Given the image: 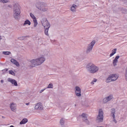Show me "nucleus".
<instances>
[{
    "label": "nucleus",
    "mask_w": 127,
    "mask_h": 127,
    "mask_svg": "<svg viewBox=\"0 0 127 127\" xmlns=\"http://www.w3.org/2000/svg\"><path fill=\"white\" fill-rule=\"evenodd\" d=\"M45 60H46L45 57L42 55L38 58L31 60L30 62L31 64L32 65H34V66H39L40 65H41V64H42L43 63H44V62H45Z\"/></svg>",
    "instance_id": "1"
},
{
    "label": "nucleus",
    "mask_w": 127,
    "mask_h": 127,
    "mask_svg": "<svg viewBox=\"0 0 127 127\" xmlns=\"http://www.w3.org/2000/svg\"><path fill=\"white\" fill-rule=\"evenodd\" d=\"M13 17L15 19H18L20 16V5L17 2H15L13 4Z\"/></svg>",
    "instance_id": "2"
},
{
    "label": "nucleus",
    "mask_w": 127,
    "mask_h": 127,
    "mask_svg": "<svg viewBox=\"0 0 127 127\" xmlns=\"http://www.w3.org/2000/svg\"><path fill=\"white\" fill-rule=\"evenodd\" d=\"M86 69L89 73L95 74V73L99 71V68L95 64L89 63L86 65Z\"/></svg>",
    "instance_id": "3"
},
{
    "label": "nucleus",
    "mask_w": 127,
    "mask_h": 127,
    "mask_svg": "<svg viewBox=\"0 0 127 127\" xmlns=\"http://www.w3.org/2000/svg\"><path fill=\"white\" fill-rule=\"evenodd\" d=\"M36 7L42 12L48 11V7L47 4L42 2H39L36 4Z\"/></svg>",
    "instance_id": "4"
},
{
    "label": "nucleus",
    "mask_w": 127,
    "mask_h": 127,
    "mask_svg": "<svg viewBox=\"0 0 127 127\" xmlns=\"http://www.w3.org/2000/svg\"><path fill=\"white\" fill-rule=\"evenodd\" d=\"M119 78V75L117 73L111 74L106 78V83H111V82H115L117 81Z\"/></svg>",
    "instance_id": "5"
},
{
    "label": "nucleus",
    "mask_w": 127,
    "mask_h": 127,
    "mask_svg": "<svg viewBox=\"0 0 127 127\" xmlns=\"http://www.w3.org/2000/svg\"><path fill=\"white\" fill-rule=\"evenodd\" d=\"M96 121L98 123H103L104 122V112L103 110L100 109L98 111V115L96 118Z\"/></svg>",
    "instance_id": "6"
},
{
    "label": "nucleus",
    "mask_w": 127,
    "mask_h": 127,
    "mask_svg": "<svg viewBox=\"0 0 127 127\" xmlns=\"http://www.w3.org/2000/svg\"><path fill=\"white\" fill-rule=\"evenodd\" d=\"M30 16L33 20V28H34V29H36L38 25V22L37 21V19H36V17H35V15H34V14H33V13H30Z\"/></svg>",
    "instance_id": "7"
},
{
    "label": "nucleus",
    "mask_w": 127,
    "mask_h": 127,
    "mask_svg": "<svg viewBox=\"0 0 127 127\" xmlns=\"http://www.w3.org/2000/svg\"><path fill=\"white\" fill-rule=\"evenodd\" d=\"M41 22L44 28L50 27V26H51V25H50V23H49V22H48V20L46 18H42L41 21Z\"/></svg>",
    "instance_id": "8"
},
{
    "label": "nucleus",
    "mask_w": 127,
    "mask_h": 127,
    "mask_svg": "<svg viewBox=\"0 0 127 127\" xmlns=\"http://www.w3.org/2000/svg\"><path fill=\"white\" fill-rule=\"evenodd\" d=\"M94 45H95V41H92L91 43L88 45L86 49V53H90L92 51Z\"/></svg>",
    "instance_id": "9"
},
{
    "label": "nucleus",
    "mask_w": 127,
    "mask_h": 127,
    "mask_svg": "<svg viewBox=\"0 0 127 127\" xmlns=\"http://www.w3.org/2000/svg\"><path fill=\"white\" fill-rule=\"evenodd\" d=\"M111 117L113 119V123H114L115 124H117V120H116V109H111Z\"/></svg>",
    "instance_id": "10"
},
{
    "label": "nucleus",
    "mask_w": 127,
    "mask_h": 127,
    "mask_svg": "<svg viewBox=\"0 0 127 127\" xmlns=\"http://www.w3.org/2000/svg\"><path fill=\"white\" fill-rule=\"evenodd\" d=\"M75 94L78 98H81L82 94H81V88L79 86H75Z\"/></svg>",
    "instance_id": "11"
},
{
    "label": "nucleus",
    "mask_w": 127,
    "mask_h": 127,
    "mask_svg": "<svg viewBox=\"0 0 127 127\" xmlns=\"http://www.w3.org/2000/svg\"><path fill=\"white\" fill-rule=\"evenodd\" d=\"M43 109H44V106L41 103H38L35 106V110H37V111H42Z\"/></svg>",
    "instance_id": "12"
},
{
    "label": "nucleus",
    "mask_w": 127,
    "mask_h": 127,
    "mask_svg": "<svg viewBox=\"0 0 127 127\" xmlns=\"http://www.w3.org/2000/svg\"><path fill=\"white\" fill-rule=\"evenodd\" d=\"M113 99H114V96H113L112 95H110L103 99V102L104 104H106V103H108V102L112 101Z\"/></svg>",
    "instance_id": "13"
},
{
    "label": "nucleus",
    "mask_w": 127,
    "mask_h": 127,
    "mask_svg": "<svg viewBox=\"0 0 127 127\" xmlns=\"http://www.w3.org/2000/svg\"><path fill=\"white\" fill-rule=\"evenodd\" d=\"M120 58V56H117L115 57V59L113 61V65L114 67H115V69H118V67L117 66L118 65V60Z\"/></svg>",
    "instance_id": "14"
},
{
    "label": "nucleus",
    "mask_w": 127,
    "mask_h": 127,
    "mask_svg": "<svg viewBox=\"0 0 127 127\" xmlns=\"http://www.w3.org/2000/svg\"><path fill=\"white\" fill-rule=\"evenodd\" d=\"M81 116L83 118V122H85L87 125H90V121L87 119L88 115L85 113H83Z\"/></svg>",
    "instance_id": "15"
},
{
    "label": "nucleus",
    "mask_w": 127,
    "mask_h": 127,
    "mask_svg": "<svg viewBox=\"0 0 127 127\" xmlns=\"http://www.w3.org/2000/svg\"><path fill=\"white\" fill-rule=\"evenodd\" d=\"M10 109L12 112H16V104L14 103L10 104Z\"/></svg>",
    "instance_id": "16"
},
{
    "label": "nucleus",
    "mask_w": 127,
    "mask_h": 127,
    "mask_svg": "<svg viewBox=\"0 0 127 127\" xmlns=\"http://www.w3.org/2000/svg\"><path fill=\"white\" fill-rule=\"evenodd\" d=\"M8 82L11 83L12 85H14L15 87L17 86V82L15 80L12 79V78H9L7 79Z\"/></svg>",
    "instance_id": "17"
},
{
    "label": "nucleus",
    "mask_w": 127,
    "mask_h": 127,
    "mask_svg": "<svg viewBox=\"0 0 127 127\" xmlns=\"http://www.w3.org/2000/svg\"><path fill=\"white\" fill-rule=\"evenodd\" d=\"M78 8V5L73 4L70 6V10L72 12H76V10Z\"/></svg>",
    "instance_id": "18"
},
{
    "label": "nucleus",
    "mask_w": 127,
    "mask_h": 127,
    "mask_svg": "<svg viewBox=\"0 0 127 127\" xmlns=\"http://www.w3.org/2000/svg\"><path fill=\"white\" fill-rule=\"evenodd\" d=\"M10 62L16 65L17 67H19V63H18L15 59H12L10 60Z\"/></svg>",
    "instance_id": "19"
},
{
    "label": "nucleus",
    "mask_w": 127,
    "mask_h": 127,
    "mask_svg": "<svg viewBox=\"0 0 127 127\" xmlns=\"http://www.w3.org/2000/svg\"><path fill=\"white\" fill-rule=\"evenodd\" d=\"M24 26H26V25H31V22L29 21V20L27 19L24 21V23L23 24Z\"/></svg>",
    "instance_id": "20"
},
{
    "label": "nucleus",
    "mask_w": 127,
    "mask_h": 127,
    "mask_svg": "<svg viewBox=\"0 0 127 127\" xmlns=\"http://www.w3.org/2000/svg\"><path fill=\"white\" fill-rule=\"evenodd\" d=\"M28 122V120L27 118H24L20 122V125H25Z\"/></svg>",
    "instance_id": "21"
},
{
    "label": "nucleus",
    "mask_w": 127,
    "mask_h": 127,
    "mask_svg": "<svg viewBox=\"0 0 127 127\" xmlns=\"http://www.w3.org/2000/svg\"><path fill=\"white\" fill-rule=\"evenodd\" d=\"M49 28L50 27H47V28H44V33L47 36H49V34L48 33V31H49Z\"/></svg>",
    "instance_id": "22"
},
{
    "label": "nucleus",
    "mask_w": 127,
    "mask_h": 127,
    "mask_svg": "<svg viewBox=\"0 0 127 127\" xmlns=\"http://www.w3.org/2000/svg\"><path fill=\"white\" fill-rule=\"evenodd\" d=\"M117 53V49H114L112 50V53L110 55V57H112Z\"/></svg>",
    "instance_id": "23"
},
{
    "label": "nucleus",
    "mask_w": 127,
    "mask_h": 127,
    "mask_svg": "<svg viewBox=\"0 0 127 127\" xmlns=\"http://www.w3.org/2000/svg\"><path fill=\"white\" fill-rule=\"evenodd\" d=\"M60 124L61 126H64V124H65V119H61L60 121Z\"/></svg>",
    "instance_id": "24"
},
{
    "label": "nucleus",
    "mask_w": 127,
    "mask_h": 127,
    "mask_svg": "<svg viewBox=\"0 0 127 127\" xmlns=\"http://www.w3.org/2000/svg\"><path fill=\"white\" fill-rule=\"evenodd\" d=\"M2 54H4V55H10L11 53L10 51H3L2 52Z\"/></svg>",
    "instance_id": "25"
},
{
    "label": "nucleus",
    "mask_w": 127,
    "mask_h": 127,
    "mask_svg": "<svg viewBox=\"0 0 127 127\" xmlns=\"http://www.w3.org/2000/svg\"><path fill=\"white\" fill-rule=\"evenodd\" d=\"M47 89H53V84L50 83L47 87Z\"/></svg>",
    "instance_id": "26"
},
{
    "label": "nucleus",
    "mask_w": 127,
    "mask_h": 127,
    "mask_svg": "<svg viewBox=\"0 0 127 127\" xmlns=\"http://www.w3.org/2000/svg\"><path fill=\"white\" fill-rule=\"evenodd\" d=\"M98 81V80L96 78H94L92 81L91 82V85H94L95 83H96Z\"/></svg>",
    "instance_id": "27"
},
{
    "label": "nucleus",
    "mask_w": 127,
    "mask_h": 127,
    "mask_svg": "<svg viewBox=\"0 0 127 127\" xmlns=\"http://www.w3.org/2000/svg\"><path fill=\"white\" fill-rule=\"evenodd\" d=\"M9 2V0H0V2H2V3H6Z\"/></svg>",
    "instance_id": "28"
},
{
    "label": "nucleus",
    "mask_w": 127,
    "mask_h": 127,
    "mask_svg": "<svg viewBox=\"0 0 127 127\" xmlns=\"http://www.w3.org/2000/svg\"><path fill=\"white\" fill-rule=\"evenodd\" d=\"M9 74H10V75H12L13 76H15V73L12 70H9Z\"/></svg>",
    "instance_id": "29"
},
{
    "label": "nucleus",
    "mask_w": 127,
    "mask_h": 127,
    "mask_svg": "<svg viewBox=\"0 0 127 127\" xmlns=\"http://www.w3.org/2000/svg\"><path fill=\"white\" fill-rule=\"evenodd\" d=\"M45 90H46V88H44L43 89H41L39 91V94H41L43 93V92H44V91H45Z\"/></svg>",
    "instance_id": "30"
},
{
    "label": "nucleus",
    "mask_w": 127,
    "mask_h": 127,
    "mask_svg": "<svg viewBox=\"0 0 127 127\" xmlns=\"http://www.w3.org/2000/svg\"><path fill=\"white\" fill-rule=\"evenodd\" d=\"M7 7L8 8H11V7H12V5L11 4H8L7 5Z\"/></svg>",
    "instance_id": "31"
},
{
    "label": "nucleus",
    "mask_w": 127,
    "mask_h": 127,
    "mask_svg": "<svg viewBox=\"0 0 127 127\" xmlns=\"http://www.w3.org/2000/svg\"><path fill=\"white\" fill-rule=\"evenodd\" d=\"M4 81H3V80H0V83H1V84H3V83H4Z\"/></svg>",
    "instance_id": "32"
},
{
    "label": "nucleus",
    "mask_w": 127,
    "mask_h": 127,
    "mask_svg": "<svg viewBox=\"0 0 127 127\" xmlns=\"http://www.w3.org/2000/svg\"><path fill=\"white\" fill-rule=\"evenodd\" d=\"M24 38V37H21L20 38V39H23Z\"/></svg>",
    "instance_id": "33"
},
{
    "label": "nucleus",
    "mask_w": 127,
    "mask_h": 127,
    "mask_svg": "<svg viewBox=\"0 0 127 127\" xmlns=\"http://www.w3.org/2000/svg\"><path fill=\"white\" fill-rule=\"evenodd\" d=\"M29 105V103H26V106H28Z\"/></svg>",
    "instance_id": "34"
},
{
    "label": "nucleus",
    "mask_w": 127,
    "mask_h": 127,
    "mask_svg": "<svg viewBox=\"0 0 127 127\" xmlns=\"http://www.w3.org/2000/svg\"><path fill=\"white\" fill-rule=\"evenodd\" d=\"M7 70H8V69H4V71H7Z\"/></svg>",
    "instance_id": "35"
},
{
    "label": "nucleus",
    "mask_w": 127,
    "mask_h": 127,
    "mask_svg": "<svg viewBox=\"0 0 127 127\" xmlns=\"http://www.w3.org/2000/svg\"><path fill=\"white\" fill-rule=\"evenodd\" d=\"M10 127H14L13 126H10Z\"/></svg>",
    "instance_id": "36"
}]
</instances>
